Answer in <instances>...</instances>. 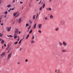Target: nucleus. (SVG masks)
<instances>
[{
	"label": "nucleus",
	"instance_id": "1",
	"mask_svg": "<svg viewBox=\"0 0 73 73\" xmlns=\"http://www.w3.org/2000/svg\"><path fill=\"white\" fill-rule=\"evenodd\" d=\"M5 56V53L3 52L1 54H0V58H2Z\"/></svg>",
	"mask_w": 73,
	"mask_h": 73
},
{
	"label": "nucleus",
	"instance_id": "2",
	"mask_svg": "<svg viewBox=\"0 0 73 73\" xmlns=\"http://www.w3.org/2000/svg\"><path fill=\"white\" fill-rule=\"evenodd\" d=\"M7 30V32H10L11 29H12V27H6Z\"/></svg>",
	"mask_w": 73,
	"mask_h": 73
},
{
	"label": "nucleus",
	"instance_id": "3",
	"mask_svg": "<svg viewBox=\"0 0 73 73\" xmlns=\"http://www.w3.org/2000/svg\"><path fill=\"white\" fill-rule=\"evenodd\" d=\"M42 24H39L38 25V26L39 28V29H41V28L42 27Z\"/></svg>",
	"mask_w": 73,
	"mask_h": 73
},
{
	"label": "nucleus",
	"instance_id": "4",
	"mask_svg": "<svg viewBox=\"0 0 73 73\" xmlns=\"http://www.w3.org/2000/svg\"><path fill=\"white\" fill-rule=\"evenodd\" d=\"M12 55V54L10 53L9 54L8 56V59H9V58H10L11 57V55Z\"/></svg>",
	"mask_w": 73,
	"mask_h": 73
},
{
	"label": "nucleus",
	"instance_id": "5",
	"mask_svg": "<svg viewBox=\"0 0 73 73\" xmlns=\"http://www.w3.org/2000/svg\"><path fill=\"white\" fill-rule=\"evenodd\" d=\"M18 13H19V12H16V13H13L14 16V17L15 16H16V15H17Z\"/></svg>",
	"mask_w": 73,
	"mask_h": 73
},
{
	"label": "nucleus",
	"instance_id": "6",
	"mask_svg": "<svg viewBox=\"0 0 73 73\" xmlns=\"http://www.w3.org/2000/svg\"><path fill=\"white\" fill-rule=\"evenodd\" d=\"M55 73H61L60 71H59L58 70H56L55 71Z\"/></svg>",
	"mask_w": 73,
	"mask_h": 73
},
{
	"label": "nucleus",
	"instance_id": "7",
	"mask_svg": "<svg viewBox=\"0 0 73 73\" xmlns=\"http://www.w3.org/2000/svg\"><path fill=\"white\" fill-rule=\"evenodd\" d=\"M63 44L64 45V46H66V45H67L66 43L64 41L63 42Z\"/></svg>",
	"mask_w": 73,
	"mask_h": 73
},
{
	"label": "nucleus",
	"instance_id": "8",
	"mask_svg": "<svg viewBox=\"0 0 73 73\" xmlns=\"http://www.w3.org/2000/svg\"><path fill=\"white\" fill-rule=\"evenodd\" d=\"M21 21V18H20L19 19V21L18 22L19 23H20Z\"/></svg>",
	"mask_w": 73,
	"mask_h": 73
},
{
	"label": "nucleus",
	"instance_id": "9",
	"mask_svg": "<svg viewBox=\"0 0 73 73\" xmlns=\"http://www.w3.org/2000/svg\"><path fill=\"white\" fill-rule=\"evenodd\" d=\"M50 18L51 19H53V16L52 15H51L50 17Z\"/></svg>",
	"mask_w": 73,
	"mask_h": 73
},
{
	"label": "nucleus",
	"instance_id": "10",
	"mask_svg": "<svg viewBox=\"0 0 73 73\" xmlns=\"http://www.w3.org/2000/svg\"><path fill=\"white\" fill-rule=\"evenodd\" d=\"M15 32L17 33H18V32H19V29H16Z\"/></svg>",
	"mask_w": 73,
	"mask_h": 73
},
{
	"label": "nucleus",
	"instance_id": "11",
	"mask_svg": "<svg viewBox=\"0 0 73 73\" xmlns=\"http://www.w3.org/2000/svg\"><path fill=\"white\" fill-rule=\"evenodd\" d=\"M36 25H37V24L36 23H35L34 26V29H35V28H36Z\"/></svg>",
	"mask_w": 73,
	"mask_h": 73
},
{
	"label": "nucleus",
	"instance_id": "12",
	"mask_svg": "<svg viewBox=\"0 0 73 73\" xmlns=\"http://www.w3.org/2000/svg\"><path fill=\"white\" fill-rule=\"evenodd\" d=\"M62 52H66V50L65 49H63L62 50Z\"/></svg>",
	"mask_w": 73,
	"mask_h": 73
},
{
	"label": "nucleus",
	"instance_id": "13",
	"mask_svg": "<svg viewBox=\"0 0 73 73\" xmlns=\"http://www.w3.org/2000/svg\"><path fill=\"white\" fill-rule=\"evenodd\" d=\"M17 33L15 31L14 36H17Z\"/></svg>",
	"mask_w": 73,
	"mask_h": 73
},
{
	"label": "nucleus",
	"instance_id": "14",
	"mask_svg": "<svg viewBox=\"0 0 73 73\" xmlns=\"http://www.w3.org/2000/svg\"><path fill=\"white\" fill-rule=\"evenodd\" d=\"M29 34L27 35V36L26 37V38L27 39H28V37H29Z\"/></svg>",
	"mask_w": 73,
	"mask_h": 73
},
{
	"label": "nucleus",
	"instance_id": "15",
	"mask_svg": "<svg viewBox=\"0 0 73 73\" xmlns=\"http://www.w3.org/2000/svg\"><path fill=\"white\" fill-rule=\"evenodd\" d=\"M59 45H61V46L62 45V43L61 42H59Z\"/></svg>",
	"mask_w": 73,
	"mask_h": 73
},
{
	"label": "nucleus",
	"instance_id": "16",
	"mask_svg": "<svg viewBox=\"0 0 73 73\" xmlns=\"http://www.w3.org/2000/svg\"><path fill=\"white\" fill-rule=\"evenodd\" d=\"M11 7V5H9L7 6V7H8V8H10Z\"/></svg>",
	"mask_w": 73,
	"mask_h": 73
},
{
	"label": "nucleus",
	"instance_id": "17",
	"mask_svg": "<svg viewBox=\"0 0 73 73\" xmlns=\"http://www.w3.org/2000/svg\"><path fill=\"white\" fill-rule=\"evenodd\" d=\"M4 40H2V41L1 42V44H3V43H4Z\"/></svg>",
	"mask_w": 73,
	"mask_h": 73
},
{
	"label": "nucleus",
	"instance_id": "18",
	"mask_svg": "<svg viewBox=\"0 0 73 73\" xmlns=\"http://www.w3.org/2000/svg\"><path fill=\"white\" fill-rule=\"evenodd\" d=\"M32 38L33 39H35V36L34 35H33L32 36Z\"/></svg>",
	"mask_w": 73,
	"mask_h": 73
},
{
	"label": "nucleus",
	"instance_id": "19",
	"mask_svg": "<svg viewBox=\"0 0 73 73\" xmlns=\"http://www.w3.org/2000/svg\"><path fill=\"white\" fill-rule=\"evenodd\" d=\"M26 27H27L29 26V24H28V23H27L26 24Z\"/></svg>",
	"mask_w": 73,
	"mask_h": 73
},
{
	"label": "nucleus",
	"instance_id": "20",
	"mask_svg": "<svg viewBox=\"0 0 73 73\" xmlns=\"http://www.w3.org/2000/svg\"><path fill=\"white\" fill-rule=\"evenodd\" d=\"M29 22L30 24H32V21H31V20H29Z\"/></svg>",
	"mask_w": 73,
	"mask_h": 73
},
{
	"label": "nucleus",
	"instance_id": "21",
	"mask_svg": "<svg viewBox=\"0 0 73 73\" xmlns=\"http://www.w3.org/2000/svg\"><path fill=\"white\" fill-rule=\"evenodd\" d=\"M35 17H36V15H34L33 17V19H35Z\"/></svg>",
	"mask_w": 73,
	"mask_h": 73
},
{
	"label": "nucleus",
	"instance_id": "22",
	"mask_svg": "<svg viewBox=\"0 0 73 73\" xmlns=\"http://www.w3.org/2000/svg\"><path fill=\"white\" fill-rule=\"evenodd\" d=\"M19 16V14H18L17 15V16H16L15 17H18V16Z\"/></svg>",
	"mask_w": 73,
	"mask_h": 73
},
{
	"label": "nucleus",
	"instance_id": "23",
	"mask_svg": "<svg viewBox=\"0 0 73 73\" xmlns=\"http://www.w3.org/2000/svg\"><path fill=\"white\" fill-rule=\"evenodd\" d=\"M4 13V14H5V15H6L7 13H8V12H7V11H6Z\"/></svg>",
	"mask_w": 73,
	"mask_h": 73
},
{
	"label": "nucleus",
	"instance_id": "24",
	"mask_svg": "<svg viewBox=\"0 0 73 73\" xmlns=\"http://www.w3.org/2000/svg\"><path fill=\"white\" fill-rule=\"evenodd\" d=\"M40 11H41L42 10V7H41L39 9Z\"/></svg>",
	"mask_w": 73,
	"mask_h": 73
},
{
	"label": "nucleus",
	"instance_id": "25",
	"mask_svg": "<svg viewBox=\"0 0 73 73\" xmlns=\"http://www.w3.org/2000/svg\"><path fill=\"white\" fill-rule=\"evenodd\" d=\"M44 19L45 20H48V19H47V17H46L44 18Z\"/></svg>",
	"mask_w": 73,
	"mask_h": 73
},
{
	"label": "nucleus",
	"instance_id": "26",
	"mask_svg": "<svg viewBox=\"0 0 73 73\" xmlns=\"http://www.w3.org/2000/svg\"><path fill=\"white\" fill-rule=\"evenodd\" d=\"M49 11H51L52 10V8H48Z\"/></svg>",
	"mask_w": 73,
	"mask_h": 73
},
{
	"label": "nucleus",
	"instance_id": "27",
	"mask_svg": "<svg viewBox=\"0 0 73 73\" xmlns=\"http://www.w3.org/2000/svg\"><path fill=\"white\" fill-rule=\"evenodd\" d=\"M32 32V30H31L30 31V32H29V33H31Z\"/></svg>",
	"mask_w": 73,
	"mask_h": 73
},
{
	"label": "nucleus",
	"instance_id": "28",
	"mask_svg": "<svg viewBox=\"0 0 73 73\" xmlns=\"http://www.w3.org/2000/svg\"><path fill=\"white\" fill-rule=\"evenodd\" d=\"M45 3H44L43 5V8H44L45 7Z\"/></svg>",
	"mask_w": 73,
	"mask_h": 73
},
{
	"label": "nucleus",
	"instance_id": "29",
	"mask_svg": "<svg viewBox=\"0 0 73 73\" xmlns=\"http://www.w3.org/2000/svg\"><path fill=\"white\" fill-rule=\"evenodd\" d=\"M2 35H3L1 33H0V37H2Z\"/></svg>",
	"mask_w": 73,
	"mask_h": 73
},
{
	"label": "nucleus",
	"instance_id": "30",
	"mask_svg": "<svg viewBox=\"0 0 73 73\" xmlns=\"http://www.w3.org/2000/svg\"><path fill=\"white\" fill-rule=\"evenodd\" d=\"M58 28H56L55 29V30L56 31H58Z\"/></svg>",
	"mask_w": 73,
	"mask_h": 73
},
{
	"label": "nucleus",
	"instance_id": "31",
	"mask_svg": "<svg viewBox=\"0 0 73 73\" xmlns=\"http://www.w3.org/2000/svg\"><path fill=\"white\" fill-rule=\"evenodd\" d=\"M17 37V36H14V38H16Z\"/></svg>",
	"mask_w": 73,
	"mask_h": 73
},
{
	"label": "nucleus",
	"instance_id": "32",
	"mask_svg": "<svg viewBox=\"0 0 73 73\" xmlns=\"http://www.w3.org/2000/svg\"><path fill=\"white\" fill-rule=\"evenodd\" d=\"M33 42H34V41L33 40L32 41H31V44H33Z\"/></svg>",
	"mask_w": 73,
	"mask_h": 73
},
{
	"label": "nucleus",
	"instance_id": "33",
	"mask_svg": "<svg viewBox=\"0 0 73 73\" xmlns=\"http://www.w3.org/2000/svg\"><path fill=\"white\" fill-rule=\"evenodd\" d=\"M22 50V48H20V50H19L20 51H21Z\"/></svg>",
	"mask_w": 73,
	"mask_h": 73
},
{
	"label": "nucleus",
	"instance_id": "34",
	"mask_svg": "<svg viewBox=\"0 0 73 73\" xmlns=\"http://www.w3.org/2000/svg\"><path fill=\"white\" fill-rule=\"evenodd\" d=\"M18 42H15L14 43V44H17Z\"/></svg>",
	"mask_w": 73,
	"mask_h": 73
},
{
	"label": "nucleus",
	"instance_id": "35",
	"mask_svg": "<svg viewBox=\"0 0 73 73\" xmlns=\"http://www.w3.org/2000/svg\"><path fill=\"white\" fill-rule=\"evenodd\" d=\"M31 26H29V27L28 28V29H29L31 28Z\"/></svg>",
	"mask_w": 73,
	"mask_h": 73
},
{
	"label": "nucleus",
	"instance_id": "36",
	"mask_svg": "<svg viewBox=\"0 0 73 73\" xmlns=\"http://www.w3.org/2000/svg\"><path fill=\"white\" fill-rule=\"evenodd\" d=\"M25 62H28V60L27 59H26L25 60Z\"/></svg>",
	"mask_w": 73,
	"mask_h": 73
},
{
	"label": "nucleus",
	"instance_id": "37",
	"mask_svg": "<svg viewBox=\"0 0 73 73\" xmlns=\"http://www.w3.org/2000/svg\"><path fill=\"white\" fill-rule=\"evenodd\" d=\"M15 0H14L13 1V3H15Z\"/></svg>",
	"mask_w": 73,
	"mask_h": 73
},
{
	"label": "nucleus",
	"instance_id": "38",
	"mask_svg": "<svg viewBox=\"0 0 73 73\" xmlns=\"http://www.w3.org/2000/svg\"><path fill=\"white\" fill-rule=\"evenodd\" d=\"M4 18H6L7 17V15H5L4 16Z\"/></svg>",
	"mask_w": 73,
	"mask_h": 73
},
{
	"label": "nucleus",
	"instance_id": "39",
	"mask_svg": "<svg viewBox=\"0 0 73 73\" xmlns=\"http://www.w3.org/2000/svg\"><path fill=\"white\" fill-rule=\"evenodd\" d=\"M38 32H39L40 33H41V31H38Z\"/></svg>",
	"mask_w": 73,
	"mask_h": 73
},
{
	"label": "nucleus",
	"instance_id": "40",
	"mask_svg": "<svg viewBox=\"0 0 73 73\" xmlns=\"http://www.w3.org/2000/svg\"><path fill=\"white\" fill-rule=\"evenodd\" d=\"M4 46H7V45H6V44H4Z\"/></svg>",
	"mask_w": 73,
	"mask_h": 73
},
{
	"label": "nucleus",
	"instance_id": "41",
	"mask_svg": "<svg viewBox=\"0 0 73 73\" xmlns=\"http://www.w3.org/2000/svg\"><path fill=\"white\" fill-rule=\"evenodd\" d=\"M19 34H20V33H21V31H19Z\"/></svg>",
	"mask_w": 73,
	"mask_h": 73
},
{
	"label": "nucleus",
	"instance_id": "42",
	"mask_svg": "<svg viewBox=\"0 0 73 73\" xmlns=\"http://www.w3.org/2000/svg\"><path fill=\"white\" fill-rule=\"evenodd\" d=\"M14 9H15V8H12L11 9L12 11H13V10H14Z\"/></svg>",
	"mask_w": 73,
	"mask_h": 73
},
{
	"label": "nucleus",
	"instance_id": "43",
	"mask_svg": "<svg viewBox=\"0 0 73 73\" xmlns=\"http://www.w3.org/2000/svg\"><path fill=\"white\" fill-rule=\"evenodd\" d=\"M20 40V38H18V41H19Z\"/></svg>",
	"mask_w": 73,
	"mask_h": 73
},
{
	"label": "nucleus",
	"instance_id": "44",
	"mask_svg": "<svg viewBox=\"0 0 73 73\" xmlns=\"http://www.w3.org/2000/svg\"><path fill=\"white\" fill-rule=\"evenodd\" d=\"M41 3V0L40 1V2L39 3V4H40V3Z\"/></svg>",
	"mask_w": 73,
	"mask_h": 73
},
{
	"label": "nucleus",
	"instance_id": "45",
	"mask_svg": "<svg viewBox=\"0 0 73 73\" xmlns=\"http://www.w3.org/2000/svg\"><path fill=\"white\" fill-rule=\"evenodd\" d=\"M1 1H0V5H1Z\"/></svg>",
	"mask_w": 73,
	"mask_h": 73
},
{
	"label": "nucleus",
	"instance_id": "46",
	"mask_svg": "<svg viewBox=\"0 0 73 73\" xmlns=\"http://www.w3.org/2000/svg\"><path fill=\"white\" fill-rule=\"evenodd\" d=\"M20 3L21 4H23V2H20Z\"/></svg>",
	"mask_w": 73,
	"mask_h": 73
},
{
	"label": "nucleus",
	"instance_id": "47",
	"mask_svg": "<svg viewBox=\"0 0 73 73\" xmlns=\"http://www.w3.org/2000/svg\"><path fill=\"white\" fill-rule=\"evenodd\" d=\"M21 41H20L19 42V44H20V43H21Z\"/></svg>",
	"mask_w": 73,
	"mask_h": 73
},
{
	"label": "nucleus",
	"instance_id": "48",
	"mask_svg": "<svg viewBox=\"0 0 73 73\" xmlns=\"http://www.w3.org/2000/svg\"><path fill=\"white\" fill-rule=\"evenodd\" d=\"M39 15V14H37V15H36V16H38Z\"/></svg>",
	"mask_w": 73,
	"mask_h": 73
},
{
	"label": "nucleus",
	"instance_id": "49",
	"mask_svg": "<svg viewBox=\"0 0 73 73\" xmlns=\"http://www.w3.org/2000/svg\"><path fill=\"white\" fill-rule=\"evenodd\" d=\"M29 29H28V30H27V32H29Z\"/></svg>",
	"mask_w": 73,
	"mask_h": 73
},
{
	"label": "nucleus",
	"instance_id": "50",
	"mask_svg": "<svg viewBox=\"0 0 73 73\" xmlns=\"http://www.w3.org/2000/svg\"><path fill=\"white\" fill-rule=\"evenodd\" d=\"M52 1V0H49V2H51Z\"/></svg>",
	"mask_w": 73,
	"mask_h": 73
},
{
	"label": "nucleus",
	"instance_id": "51",
	"mask_svg": "<svg viewBox=\"0 0 73 73\" xmlns=\"http://www.w3.org/2000/svg\"><path fill=\"white\" fill-rule=\"evenodd\" d=\"M10 37H13V36H12L11 35H10Z\"/></svg>",
	"mask_w": 73,
	"mask_h": 73
},
{
	"label": "nucleus",
	"instance_id": "52",
	"mask_svg": "<svg viewBox=\"0 0 73 73\" xmlns=\"http://www.w3.org/2000/svg\"><path fill=\"white\" fill-rule=\"evenodd\" d=\"M1 25H3V23H1Z\"/></svg>",
	"mask_w": 73,
	"mask_h": 73
},
{
	"label": "nucleus",
	"instance_id": "53",
	"mask_svg": "<svg viewBox=\"0 0 73 73\" xmlns=\"http://www.w3.org/2000/svg\"><path fill=\"white\" fill-rule=\"evenodd\" d=\"M1 20L0 21V24H1Z\"/></svg>",
	"mask_w": 73,
	"mask_h": 73
},
{
	"label": "nucleus",
	"instance_id": "54",
	"mask_svg": "<svg viewBox=\"0 0 73 73\" xmlns=\"http://www.w3.org/2000/svg\"><path fill=\"white\" fill-rule=\"evenodd\" d=\"M15 24V22H13V24Z\"/></svg>",
	"mask_w": 73,
	"mask_h": 73
},
{
	"label": "nucleus",
	"instance_id": "55",
	"mask_svg": "<svg viewBox=\"0 0 73 73\" xmlns=\"http://www.w3.org/2000/svg\"><path fill=\"white\" fill-rule=\"evenodd\" d=\"M8 12H10V10H9L8 11Z\"/></svg>",
	"mask_w": 73,
	"mask_h": 73
},
{
	"label": "nucleus",
	"instance_id": "56",
	"mask_svg": "<svg viewBox=\"0 0 73 73\" xmlns=\"http://www.w3.org/2000/svg\"><path fill=\"white\" fill-rule=\"evenodd\" d=\"M18 64H20V62H18Z\"/></svg>",
	"mask_w": 73,
	"mask_h": 73
},
{
	"label": "nucleus",
	"instance_id": "57",
	"mask_svg": "<svg viewBox=\"0 0 73 73\" xmlns=\"http://www.w3.org/2000/svg\"><path fill=\"white\" fill-rule=\"evenodd\" d=\"M3 48H4V47L3 46H2V49H3Z\"/></svg>",
	"mask_w": 73,
	"mask_h": 73
},
{
	"label": "nucleus",
	"instance_id": "58",
	"mask_svg": "<svg viewBox=\"0 0 73 73\" xmlns=\"http://www.w3.org/2000/svg\"><path fill=\"white\" fill-rule=\"evenodd\" d=\"M36 1H39V0H36Z\"/></svg>",
	"mask_w": 73,
	"mask_h": 73
},
{
	"label": "nucleus",
	"instance_id": "59",
	"mask_svg": "<svg viewBox=\"0 0 73 73\" xmlns=\"http://www.w3.org/2000/svg\"><path fill=\"white\" fill-rule=\"evenodd\" d=\"M0 41H1V38H0Z\"/></svg>",
	"mask_w": 73,
	"mask_h": 73
},
{
	"label": "nucleus",
	"instance_id": "60",
	"mask_svg": "<svg viewBox=\"0 0 73 73\" xmlns=\"http://www.w3.org/2000/svg\"><path fill=\"white\" fill-rule=\"evenodd\" d=\"M7 37H10V36H8H8H7Z\"/></svg>",
	"mask_w": 73,
	"mask_h": 73
},
{
	"label": "nucleus",
	"instance_id": "61",
	"mask_svg": "<svg viewBox=\"0 0 73 73\" xmlns=\"http://www.w3.org/2000/svg\"><path fill=\"white\" fill-rule=\"evenodd\" d=\"M10 11H11V8L10 9Z\"/></svg>",
	"mask_w": 73,
	"mask_h": 73
},
{
	"label": "nucleus",
	"instance_id": "62",
	"mask_svg": "<svg viewBox=\"0 0 73 73\" xmlns=\"http://www.w3.org/2000/svg\"><path fill=\"white\" fill-rule=\"evenodd\" d=\"M37 17H38V16L36 15V18H37Z\"/></svg>",
	"mask_w": 73,
	"mask_h": 73
},
{
	"label": "nucleus",
	"instance_id": "63",
	"mask_svg": "<svg viewBox=\"0 0 73 73\" xmlns=\"http://www.w3.org/2000/svg\"><path fill=\"white\" fill-rule=\"evenodd\" d=\"M37 17H38V16L36 15V18H37Z\"/></svg>",
	"mask_w": 73,
	"mask_h": 73
},
{
	"label": "nucleus",
	"instance_id": "64",
	"mask_svg": "<svg viewBox=\"0 0 73 73\" xmlns=\"http://www.w3.org/2000/svg\"><path fill=\"white\" fill-rule=\"evenodd\" d=\"M20 41H21V40H20Z\"/></svg>",
	"mask_w": 73,
	"mask_h": 73
}]
</instances>
